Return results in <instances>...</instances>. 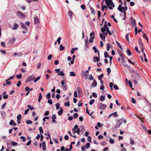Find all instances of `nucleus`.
Listing matches in <instances>:
<instances>
[{"label":"nucleus","mask_w":151,"mask_h":151,"mask_svg":"<svg viewBox=\"0 0 151 151\" xmlns=\"http://www.w3.org/2000/svg\"><path fill=\"white\" fill-rule=\"evenodd\" d=\"M20 138L21 139H22V141L23 142H24L26 140V138L24 136H21L20 137Z\"/></svg>","instance_id":"nucleus-53"},{"label":"nucleus","mask_w":151,"mask_h":151,"mask_svg":"<svg viewBox=\"0 0 151 151\" xmlns=\"http://www.w3.org/2000/svg\"><path fill=\"white\" fill-rule=\"evenodd\" d=\"M64 105L65 106H68L70 105V102L67 101L64 103Z\"/></svg>","instance_id":"nucleus-48"},{"label":"nucleus","mask_w":151,"mask_h":151,"mask_svg":"<svg viewBox=\"0 0 151 151\" xmlns=\"http://www.w3.org/2000/svg\"><path fill=\"white\" fill-rule=\"evenodd\" d=\"M78 49V48L77 47H75L74 48H72L71 51V53L72 54H73L74 53V51L76 50H77Z\"/></svg>","instance_id":"nucleus-21"},{"label":"nucleus","mask_w":151,"mask_h":151,"mask_svg":"<svg viewBox=\"0 0 151 151\" xmlns=\"http://www.w3.org/2000/svg\"><path fill=\"white\" fill-rule=\"evenodd\" d=\"M26 123L27 124H31L32 123V122L30 120H27L26 121Z\"/></svg>","instance_id":"nucleus-51"},{"label":"nucleus","mask_w":151,"mask_h":151,"mask_svg":"<svg viewBox=\"0 0 151 151\" xmlns=\"http://www.w3.org/2000/svg\"><path fill=\"white\" fill-rule=\"evenodd\" d=\"M139 46L140 49L141 50L142 52V53L144 52V49L143 48L144 44L142 41L141 39L139 38L138 40Z\"/></svg>","instance_id":"nucleus-1"},{"label":"nucleus","mask_w":151,"mask_h":151,"mask_svg":"<svg viewBox=\"0 0 151 151\" xmlns=\"http://www.w3.org/2000/svg\"><path fill=\"white\" fill-rule=\"evenodd\" d=\"M22 118V116L21 114H19L17 116V119H20Z\"/></svg>","instance_id":"nucleus-64"},{"label":"nucleus","mask_w":151,"mask_h":151,"mask_svg":"<svg viewBox=\"0 0 151 151\" xmlns=\"http://www.w3.org/2000/svg\"><path fill=\"white\" fill-rule=\"evenodd\" d=\"M123 119L121 118L117 120V122L115 126V128L116 129L119 127L123 122Z\"/></svg>","instance_id":"nucleus-2"},{"label":"nucleus","mask_w":151,"mask_h":151,"mask_svg":"<svg viewBox=\"0 0 151 151\" xmlns=\"http://www.w3.org/2000/svg\"><path fill=\"white\" fill-rule=\"evenodd\" d=\"M40 22L39 20L37 17H35L34 18V24H35Z\"/></svg>","instance_id":"nucleus-8"},{"label":"nucleus","mask_w":151,"mask_h":151,"mask_svg":"<svg viewBox=\"0 0 151 151\" xmlns=\"http://www.w3.org/2000/svg\"><path fill=\"white\" fill-rule=\"evenodd\" d=\"M125 39L126 40L128 41H129V33H127V34L125 35Z\"/></svg>","instance_id":"nucleus-31"},{"label":"nucleus","mask_w":151,"mask_h":151,"mask_svg":"<svg viewBox=\"0 0 151 151\" xmlns=\"http://www.w3.org/2000/svg\"><path fill=\"white\" fill-rule=\"evenodd\" d=\"M51 94L50 93H47V98L48 100H49L50 99Z\"/></svg>","instance_id":"nucleus-52"},{"label":"nucleus","mask_w":151,"mask_h":151,"mask_svg":"<svg viewBox=\"0 0 151 151\" xmlns=\"http://www.w3.org/2000/svg\"><path fill=\"white\" fill-rule=\"evenodd\" d=\"M131 24L132 27H134L136 25V22L135 20H133V21H131Z\"/></svg>","instance_id":"nucleus-26"},{"label":"nucleus","mask_w":151,"mask_h":151,"mask_svg":"<svg viewBox=\"0 0 151 151\" xmlns=\"http://www.w3.org/2000/svg\"><path fill=\"white\" fill-rule=\"evenodd\" d=\"M93 61L94 62H95L96 60L97 62H98L100 60V58H99H99L97 57H94L93 58Z\"/></svg>","instance_id":"nucleus-28"},{"label":"nucleus","mask_w":151,"mask_h":151,"mask_svg":"<svg viewBox=\"0 0 151 151\" xmlns=\"http://www.w3.org/2000/svg\"><path fill=\"white\" fill-rule=\"evenodd\" d=\"M61 85L63 86V89L64 90H66L68 88V87L66 85V82L64 80H62L61 81Z\"/></svg>","instance_id":"nucleus-3"},{"label":"nucleus","mask_w":151,"mask_h":151,"mask_svg":"<svg viewBox=\"0 0 151 151\" xmlns=\"http://www.w3.org/2000/svg\"><path fill=\"white\" fill-rule=\"evenodd\" d=\"M76 89L78 92V94H79V93H81V91H82V90L81 88L79 87H77L76 88Z\"/></svg>","instance_id":"nucleus-24"},{"label":"nucleus","mask_w":151,"mask_h":151,"mask_svg":"<svg viewBox=\"0 0 151 151\" xmlns=\"http://www.w3.org/2000/svg\"><path fill=\"white\" fill-rule=\"evenodd\" d=\"M90 8L91 10V13L93 14H94L95 13V11L93 9L91 6H90Z\"/></svg>","instance_id":"nucleus-37"},{"label":"nucleus","mask_w":151,"mask_h":151,"mask_svg":"<svg viewBox=\"0 0 151 151\" xmlns=\"http://www.w3.org/2000/svg\"><path fill=\"white\" fill-rule=\"evenodd\" d=\"M22 76V74H20L19 75H18L16 77L18 79H20Z\"/></svg>","instance_id":"nucleus-60"},{"label":"nucleus","mask_w":151,"mask_h":151,"mask_svg":"<svg viewBox=\"0 0 151 151\" xmlns=\"http://www.w3.org/2000/svg\"><path fill=\"white\" fill-rule=\"evenodd\" d=\"M35 78L34 75H32L29 76L28 78L26 79V82H29L33 81Z\"/></svg>","instance_id":"nucleus-4"},{"label":"nucleus","mask_w":151,"mask_h":151,"mask_svg":"<svg viewBox=\"0 0 151 151\" xmlns=\"http://www.w3.org/2000/svg\"><path fill=\"white\" fill-rule=\"evenodd\" d=\"M104 57L105 58H109V56L108 55V53L106 51L104 52Z\"/></svg>","instance_id":"nucleus-35"},{"label":"nucleus","mask_w":151,"mask_h":151,"mask_svg":"<svg viewBox=\"0 0 151 151\" xmlns=\"http://www.w3.org/2000/svg\"><path fill=\"white\" fill-rule=\"evenodd\" d=\"M55 106L56 109H58L60 108V104L59 103H56L55 104Z\"/></svg>","instance_id":"nucleus-58"},{"label":"nucleus","mask_w":151,"mask_h":151,"mask_svg":"<svg viewBox=\"0 0 151 151\" xmlns=\"http://www.w3.org/2000/svg\"><path fill=\"white\" fill-rule=\"evenodd\" d=\"M92 49L94 50V52L95 53H97L98 52L99 57V52L98 50H97L96 47L94 46L92 47Z\"/></svg>","instance_id":"nucleus-13"},{"label":"nucleus","mask_w":151,"mask_h":151,"mask_svg":"<svg viewBox=\"0 0 151 151\" xmlns=\"http://www.w3.org/2000/svg\"><path fill=\"white\" fill-rule=\"evenodd\" d=\"M85 146L87 149L89 148V147H90V143H87L85 145Z\"/></svg>","instance_id":"nucleus-57"},{"label":"nucleus","mask_w":151,"mask_h":151,"mask_svg":"<svg viewBox=\"0 0 151 151\" xmlns=\"http://www.w3.org/2000/svg\"><path fill=\"white\" fill-rule=\"evenodd\" d=\"M92 95L94 98H96L97 97L96 93L95 92H93L92 93Z\"/></svg>","instance_id":"nucleus-59"},{"label":"nucleus","mask_w":151,"mask_h":151,"mask_svg":"<svg viewBox=\"0 0 151 151\" xmlns=\"http://www.w3.org/2000/svg\"><path fill=\"white\" fill-rule=\"evenodd\" d=\"M58 75H61L63 76L65 75V74L63 73L62 71H60L59 73L58 74Z\"/></svg>","instance_id":"nucleus-55"},{"label":"nucleus","mask_w":151,"mask_h":151,"mask_svg":"<svg viewBox=\"0 0 151 151\" xmlns=\"http://www.w3.org/2000/svg\"><path fill=\"white\" fill-rule=\"evenodd\" d=\"M42 96L41 93H40L39 94V96L38 97V101L39 102H40L41 101V100L42 99Z\"/></svg>","instance_id":"nucleus-27"},{"label":"nucleus","mask_w":151,"mask_h":151,"mask_svg":"<svg viewBox=\"0 0 151 151\" xmlns=\"http://www.w3.org/2000/svg\"><path fill=\"white\" fill-rule=\"evenodd\" d=\"M14 120L13 119L11 120L10 122L9 123V124L10 125H12L14 124Z\"/></svg>","instance_id":"nucleus-63"},{"label":"nucleus","mask_w":151,"mask_h":151,"mask_svg":"<svg viewBox=\"0 0 151 151\" xmlns=\"http://www.w3.org/2000/svg\"><path fill=\"white\" fill-rule=\"evenodd\" d=\"M116 43L117 44V45L119 46V48L121 49H122V46L117 41H116Z\"/></svg>","instance_id":"nucleus-49"},{"label":"nucleus","mask_w":151,"mask_h":151,"mask_svg":"<svg viewBox=\"0 0 151 151\" xmlns=\"http://www.w3.org/2000/svg\"><path fill=\"white\" fill-rule=\"evenodd\" d=\"M114 88L116 90H119V88L117 86L116 84H114Z\"/></svg>","instance_id":"nucleus-61"},{"label":"nucleus","mask_w":151,"mask_h":151,"mask_svg":"<svg viewBox=\"0 0 151 151\" xmlns=\"http://www.w3.org/2000/svg\"><path fill=\"white\" fill-rule=\"evenodd\" d=\"M94 100L93 99H92L91 101H90L89 102V104L90 105H91L94 102Z\"/></svg>","instance_id":"nucleus-45"},{"label":"nucleus","mask_w":151,"mask_h":151,"mask_svg":"<svg viewBox=\"0 0 151 151\" xmlns=\"http://www.w3.org/2000/svg\"><path fill=\"white\" fill-rule=\"evenodd\" d=\"M17 16L20 18H22L25 17V16L20 12L17 11Z\"/></svg>","instance_id":"nucleus-5"},{"label":"nucleus","mask_w":151,"mask_h":151,"mask_svg":"<svg viewBox=\"0 0 151 151\" xmlns=\"http://www.w3.org/2000/svg\"><path fill=\"white\" fill-rule=\"evenodd\" d=\"M105 3L107 6H109V5L111 4H113L112 0H108V1H105Z\"/></svg>","instance_id":"nucleus-15"},{"label":"nucleus","mask_w":151,"mask_h":151,"mask_svg":"<svg viewBox=\"0 0 151 151\" xmlns=\"http://www.w3.org/2000/svg\"><path fill=\"white\" fill-rule=\"evenodd\" d=\"M55 71L58 74L60 71V69L59 68L56 69L55 70Z\"/></svg>","instance_id":"nucleus-62"},{"label":"nucleus","mask_w":151,"mask_h":151,"mask_svg":"<svg viewBox=\"0 0 151 151\" xmlns=\"http://www.w3.org/2000/svg\"><path fill=\"white\" fill-rule=\"evenodd\" d=\"M68 14L70 17V19H72L73 15V13L70 10H69L68 12Z\"/></svg>","instance_id":"nucleus-23"},{"label":"nucleus","mask_w":151,"mask_h":151,"mask_svg":"<svg viewBox=\"0 0 151 151\" xmlns=\"http://www.w3.org/2000/svg\"><path fill=\"white\" fill-rule=\"evenodd\" d=\"M121 60L122 61V63L123 65L127 68H129V66L127 64H124V63H125L126 62V61L125 60V58L124 57H123L121 58Z\"/></svg>","instance_id":"nucleus-7"},{"label":"nucleus","mask_w":151,"mask_h":151,"mask_svg":"<svg viewBox=\"0 0 151 151\" xmlns=\"http://www.w3.org/2000/svg\"><path fill=\"white\" fill-rule=\"evenodd\" d=\"M111 48V46L109 43H108L107 44V47H106V50L107 51H109Z\"/></svg>","instance_id":"nucleus-39"},{"label":"nucleus","mask_w":151,"mask_h":151,"mask_svg":"<svg viewBox=\"0 0 151 151\" xmlns=\"http://www.w3.org/2000/svg\"><path fill=\"white\" fill-rule=\"evenodd\" d=\"M1 114L3 118H5L6 117V113L4 111H1Z\"/></svg>","instance_id":"nucleus-25"},{"label":"nucleus","mask_w":151,"mask_h":151,"mask_svg":"<svg viewBox=\"0 0 151 151\" xmlns=\"http://www.w3.org/2000/svg\"><path fill=\"white\" fill-rule=\"evenodd\" d=\"M70 76H76V74L74 72H70Z\"/></svg>","instance_id":"nucleus-34"},{"label":"nucleus","mask_w":151,"mask_h":151,"mask_svg":"<svg viewBox=\"0 0 151 151\" xmlns=\"http://www.w3.org/2000/svg\"><path fill=\"white\" fill-rule=\"evenodd\" d=\"M142 37H145L146 39L147 42V43H148V38L147 37L145 33H143V35Z\"/></svg>","instance_id":"nucleus-29"},{"label":"nucleus","mask_w":151,"mask_h":151,"mask_svg":"<svg viewBox=\"0 0 151 151\" xmlns=\"http://www.w3.org/2000/svg\"><path fill=\"white\" fill-rule=\"evenodd\" d=\"M129 140L130 141V145H135L134 141L132 138L131 137L129 138Z\"/></svg>","instance_id":"nucleus-16"},{"label":"nucleus","mask_w":151,"mask_h":151,"mask_svg":"<svg viewBox=\"0 0 151 151\" xmlns=\"http://www.w3.org/2000/svg\"><path fill=\"white\" fill-rule=\"evenodd\" d=\"M85 42L86 44V47H88L89 45V43L88 42V39H86L85 40Z\"/></svg>","instance_id":"nucleus-22"},{"label":"nucleus","mask_w":151,"mask_h":151,"mask_svg":"<svg viewBox=\"0 0 151 151\" xmlns=\"http://www.w3.org/2000/svg\"><path fill=\"white\" fill-rule=\"evenodd\" d=\"M15 41V39L14 37L10 38L9 40V43L11 45L13 44Z\"/></svg>","instance_id":"nucleus-10"},{"label":"nucleus","mask_w":151,"mask_h":151,"mask_svg":"<svg viewBox=\"0 0 151 151\" xmlns=\"http://www.w3.org/2000/svg\"><path fill=\"white\" fill-rule=\"evenodd\" d=\"M106 6L105 5H104L101 6V10L102 11L104 12V8H106Z\"/></svg>","instance_id":"nucleus-44"},{"label":"nucleus","mask_w":151,"mask_h":151,"mask_svg":"<svg viewBox=\"0 0 151 151\" xmlns=\"http://www.w3.org/2000/svg\"><path fill=\"white\" fill-rule=\"evenodd\" d=\"M113 83L111 82L109 83V87L111 89V90H113Z\"/></svg>","instance_id":"nucleus-54"},{"label":"nucleus","mask_w":151,"mask_h":151,"mask_svg":"<svg viewBox=\"0 0 151 151\" xmlns=\"http://www.w3.org/2000/svg\"><path fill=\"white\" fill-rule=\"evenodd\" d=\"M99 107L101 110L105 109L106 107V105L102 103H100L99 104Z\"/></svg>","instance_id":"nucleus-6"},{"label":"nucleus","mask_w":151,"mask_h":151,"mask_svg":"<svg viewBox=\"0 0 151 151\" xmlns=\"http://www.w3.org/2000/svg\"><path fill=\"white\" fill-rule=\"evenodd\" d=\"M6 91H4L3 93V98L4 99H6L8 98V96L7 95H6Z\"/></svg>","instance_id":"nucleus-19"},{"label":"nucleus","mask_w":151,"mask_h":151,"mask_svg":"<svg viewBox=\"0 0 151 151\" xmlns=\"http://www.w3.org/2000/svg\"><path fill=\"white\" fill-rule=\"evenodd\" d=\"M63 113V109L61 107L60 108L59 111L58 112V114L59 116H60L62 115Z\"/></svg>","instance_id":"nucleus-17"},{"label":"nucleus","mask_w":151,"mask_h":151,"mask_svg":"<svg viewBox=\"0 0 151 151\" xmlns=\"http://www.w3.org/2000/svg\"><path fill=\"white\" fill-rule=\"evenodd\" d=\"M109 142H110L111 144H113L114 143V139H112L111 138H110L109 139Z\"/></svg>","instance_id":"nucleus-56"},{"label":"nucleus","mask_w":151,"mask_h":151,"mask_svg":"<svg viewBox=\"0 0 151 151\" xmlns=\"http://www.w3.org/2000/svg\"><path fill=\"white\" fill-rule=\"evenodd\" d=\"M104 76L103 74H101L99 76H98V79L100 80H101L102 79V77Z\"/></svg>","instance_id":"nucleus-38"},{"label":"nucleus","mask_w":151,"mask_h":151,"mask_svg":"<svg viewBox=\"0 0 151 151\" xmlns=\"http://www.w3.org/2000/svg\"><path fill=\"white\" fill-rule=\"evenodd\" d=\"M97 85V83L95 79L94 80V81L91 83V86H92L93 88L95 87Z\"/></svg>","instance_id":"nucleus-11"},{"label":"nucleus","mask_w":151,"mask_h":151,"mask_svg":"<svg viewBox=\"0 0 151 151\" xmlns=\"http://www.w3.org/2000/svg\"><path fill=\"white\" fill-rule=\"evenodd\" d=\"M60 51H63L64 49V47L61 44L60 45Z\"/></svg>","instance_id":"nucleus-42"},{"label":"nucleus","mask_w":151,"mask_h":151,"mask_svg":"<svg viewBox=\"0 0 151 151\" xmlns=\"http://www.w3.org/2000/svg\"><path fill=\"white\" fill-rule=\"evenodd\" d=\"M105 99V97L104 96H101L100 97V100L101 101H104Z\"/></svg>","instance_id":"nucleus-40"},{"label":"nucleus","mask_w":151,"mask_h":151,"mask_svg":"<svg viewBox=\"0 0 151 151\" xmlns=\"http://www.w3.org/2000/svg\"><path fill=\"white\" fill-rule=\"evenodd\" d=\"M41 77L40 76H39L37 78H35V79L34 80V83H36L39 80Z\"/></svg>","instance_id":"nucleus-43"},{"label":"nucleus","mask_w":151,"mask_h":151,"mask_svg":"<svg viewBox=\"0 0 151 151\" xmlns=\"http://www.w3.org/2000/svg\"><path fill=\"white\" fill-rule=\"evenodd\" d=\"M18 26V25L17 23H15L13 26V27L12 28V29L13 30H16Z\"/></svg>","instance_id":"nucleus-18"},{"label":"nucleus","mask_w":151,"mask_h":151,"mask_svg":"<svg viewBox=\"0 0 151 151\" xmlns=\"http://www.w3.org/2000/svg\"><path fill=\"white\" fill-rule=\"evenodd\" d=\"M27 107L29 109L31 110H33L34 109V108L33 106H31L29 105H27Z\"/></svg>","instance_id":"nucleus-36"},{"label":"nucleus","mask_w":151,"mask_h":151,"mask_svg":"<svg viewBox=\"0 0 151 151\" xmlns=\"http://www.w3.org/2000/svg\"><path fill=\"white\" fill-rule=\"evenodd\" d=\"M107 72L108 74V75H109V74L111 73V70L110 68H108L106 69Z\"/></svg>","instance_id":"nucleus-47"},{"label":"nucleus","mask_w":151,"mask_h":151,"mask_svg":"<svg viewBox=\"0 0 151 151\" xmlns=\"http://www.w3.org/2000/svg\"><path fill=\"white\" fill-rule=\"evenodd\" d=\"M61 40V38L60 37H59L58 38L56 41L58 42V44H60Z\"/></svg>","instance_id":"nucleus-46"},{"label":"nucleus","mask_w":151,"mask_h":151,"mask_svg":"<svg viewBox=\"0 0 151 151\" xmlns=\"http://www.w3.org/2000/svg\"><path fill=\"white\" fill-rule=\"evenodd\" d=\"M42 149L43 150H46V146L45 145V141H44L42 142Z\"/></svg>","instance_id":"nucleus-20"},{"label":"nucleus","mask_w":151,"mask_h":151,"mask_svg":"<svg viewBox=\"0 0 151 151\" xmlns=\"http://www.w3.org/2000/svg\"><path fill=\"white\" fill-rule=\"evenodd\" d=\"M95 35V32L94 31H93L91 32L90 35V36L92 39H94L95 38L94 35Z\"/></svg>","instance_id":"nucleus-12"},{"label":"nucleus","mask_w":151,"mask_h":151,"mask_svg":"<svg viewBox=\"0 0 151 151\" xmlns=\"http://www.w3.org/2000/svg\"><path fill=\"white\" fill-rule=\"evenodd\" d=\"M26 1L29 3H30L32 1H37L38 0H25Z\"/></svg>","instance_id":"nucleus-41"},{"label":"nucleus","mask_w":151,"mask_h":151,"mask_svg":"<svg viewBox=\"0 0 151 151\" xmlns=\"http://www.w3.org/2000/svg\"><path fill=\"white\" fill-rule=\"evenodd\" d=\"M86 113H87L89 115L91 116L92 114L93 113V111L92 112V113L91 114H90L89 113V112L88 111V107H86Z\"/></svg>","instance_id":"nucleus-32"},{"label":"nucleus","mask_w":151,"mask_h":151,"mask_svg":"<svg viewBox=\"0 0 151 151\" xmlns=\"http://www.w3.org/2000/svg\"><path fill=\"white\" fill-rule=\"evenodd\" d=\"M127 53L128 56H130L132 55V53L129 49L127 50Z\"/></svg>","instance_id":"nucleus-33"},{"label":"nucleus","mask_w":151,"mask_h":151,"mask_svg":"<svg viewBox=\"0 0 151 151\" xmlns=\"http://www.w3.org/2000/svg\"><path fill=\"white\" fill-rule=\"evenodd\" d=\"M106 30V29H105V28H104L103 27L101 29V32H103V34L104 35V40H105V32Z\"/></svg>","instance_id":"nucleus-14"},{"label":"nucleus","mask_w":151,"mask_h":151,"mask_svg":"<svg viewBox=\"0 0 151 151\" xmlns=\"http://www.w3.org/2000/svg\"><path fill=\"white\" fill-rule=\"evenodd\" d=\"M12 144L13 146H16L17 145V143L13 141L12 142Z\"/></svg>","instance_id":"nucleus-50"},{"label":"nucleus","mask_w":151,"mask_h":151,"mask_svg":"<svg viewBox=\"0 0 151 151\" xmlns=\"http://www.w3.org/2000/svg\"><path fill=\"white\" fill-rule=\"evenodd\" d=\"M21 25V27L25 31H27L28 29L26 27V26H25V25L23 24V23L22 22L20 23Z\"/></svg>","instance_id":"nucleus-9"},{"label":"nucleus","mask_w":151,"mask_h":151,"mask_svg":"<svg viewBox=\"0 0 151 151\" xmlns=\"http://www.w3.org/2000/svg\"><path fill=\"white\" fill-rule=\"evenodd\" d=\"M81 128H82V129L80 131V133H81V134H82L83 133H84L85 131V129H84V128L83 127V126H81Z\"/></svg>","instance_id":"nucleus-30"}]
</instances>
